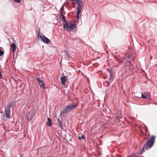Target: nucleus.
Masks as SVG:
<instances>
[{
	"instance_id": "nucleus-1",
	"label": "nucleus",
	"mask_w": 157,
	"mask_h": 157,
	"mask_svg": "<svg viewBox=\"0 0 157 157\" xmlns=\"http://www.w3.org/2000/svg\"><path fill=\"white\" fill-rule=\"evenodd\" d=\"M14 105H15V103L12 101L9 103L5 108V113L3 117L4 120L8 121L10 119L11 107Z\"/></svg>"
},
{
	"instance_id": "nucleus-2",
	"label": "nucleus",
	"mask_w": 157,
	"mask_h": 157,
	"mask_svg": "<svg viewBox=\"0 0 157 157\" xmlns=\"http://www.w3.org/2000/svg\"><path fill=\"white\" fill-rule=\"evenodd\" d=\"M155 138V136H152L150 137V139L148 140L143 147L141 151L142 153L144 152L145 150H148L152 146L154 143Z\"/></svg>"
},
{
	"instance_id": "nucleus-3",
	"label": "nucleus",
	"mask_w": 157,
	"mask_h": 157,
	"mask_svg": "<svg viewBox=\"0 0 157 157\" xmlns=\"http://www.w3.org/2000/svg\"><path fill=\"white\" fill-rule=\"evenodd\" d=\"M131 58V55H126L124 57L121 58L119 60V63L122 64L123 66L128 65L130 64L131 62L129 59Z\"/></svg>"
},
{
	"instance_id": "nucleus-4",
	"label": "nucleus",
	"mask_w": 157,
	"mask_h": 157,
	"mask_svg": "<svg viewBox=\"0 0 157 157\" xmlns=\"http://www.w3.org/2000/svg\"><path fill=\"white\" fill-rule=\"evenodd\" d=\"M77 106L78 104H71L68 105L63 109L62 113L64 114H67L70 111L75 109Z\"/></svg>"
},
{
	"instance_id": "nucleus-5",
	"label": "nucleus",
	"mask_w": 157,
	"mask_h": 157,
	"mask_svg": "<svg viewBox=\"0 0 157 157\" xmlns=\"http://www.w3.org/2000/svg\"><path fill=\"white\" fill-rule=\"evenodd\" d=\"M75 25L72 22L66 23L63 24L64 29L67 31H69L74 29Z\"/></svg>"
},
{
	"instance_id": "nucleus-6",
	"label": "nucleus",
	"mask_w": 157,
	"mask_h": 157,
	"mask_svg": "<svg viewBox=\"0 0 157 157\" xmlns=\"http://www.w3.org/2000/svg\"><path fill=\"white\" fill-rule=\"evenodd\" d=\"M76 3L78 5L76 9L77 12V18H78L79 17V14L81 12V7H83V5L82 1L81 0H77Z\"/></svg>"
},
{
	"instance_id": "nucleus-7",
	"label": "nucleus",
	"mask_w": 157,
	"mask_h": 157,
	"mask_svg": "<svg viewBox=\"0 0 157 157\" xmlns=\"http://www.w3.org/2000/svg\"><path fill=\"white\" fill-rule=\"evenodd\" d=\"M35 113L34 110L33 109L31 110L29 112H28L27 114V117L29 121H31L33 119L35 115Z\"/></svg>"
},
{
	"instance_id": "nucleus-8",
	"label": "nucleus",
	"mask_w": 157,
	"mask_h": 157,
	"mask_svg": "<svg viewBox=\"0 0 157 157\" xmlns=\"http://www.w3.org/2000/svg\"><path fill=\"white\" fill-rule=\"evenodd\" d=\"M38 37L41 39L45 43L48 44L50 43L51 41L50 40L44 35H39Z\"/></svg>"
},
{
	"instance_id": "nucleus-9",
	"label": "nucleus",
	"mask_w": 157,
	"mask_h": 157,
	"mask_svg": "<svg viewBox=\"0 0 157 157\" xmlns=\"http://www.w3.org/2000/svg\"><path fill=\"white\" fill-rule=\"evenodd\" d=\"M36 80L37 82L38 83L40 86H42L43 88H45L44 84L42 80L38 78H36Z\"/></svg>"
},
{
	"instance_id": "nucleus-10",
	"label": "nucleus",
	"mask_w": 157,
	"mask_h": 157,
	"mask_svg": "<svg viewBox=\"0 0 157 157\" xmlns=\"http://www.w3.org/2000/svg\"><path fill=\"white\" fill-rule=\"evenodd\" d=\"M60 79L62 84L63 85H65V84L66 82L67 81V78L66 76H64L60 78Z\"/></svg>"
},
{
	"instance_id": "nucleus-11",
	"label": "nucleus",
	"mask_w": 157,
	"mask_h": 157,
	"mask_svg": "<svg viewBox=\"0 0 157 157\" xmlns=\"http://www.w3.org/2000/svg\"><path fill=\"white\" fill-rule=\"evenodd\" d=\"M10 47L12 48V51L15 52L16 51L17 48L16 44L13 43H12L10 45Z\"/></svg>"
},
{
	"instance_id": "nucleus-12",
	"label": "nucleus",
	"mask_w": 157,
	"mask_h": 157,
	"mask_svg": "<svg viewBox=\"0 0 157 157\" xmlns=\"http://www.w3.org/2000/svg\"><path fill=\"white\" fill-rule=\"evenodd\" d=\"M48 121L47 122V125L48 126H51L52 125V121L51 119L49 118L48 119Z\"/></svg>"
},
{
	"instance_id": "nucleus-13",
	"label": "nucleus",
	"mask_w": 157,
	"mask_h": 157,
	"mask_svg": "<svg viewBox=\"0 0 157 157\" xmlns=\"http://www.w3.org/2000/svg\"><path fill=\"white\" fill-rule=\"evenodd\" d=\"M109 73L110 77L112 79H113V78L114 72L112 70V69L110 70Z\"/></svg>"
},
{
	"instance_id": "nucleus-14",
	"label": "nucleus",
	"mask_w": 157,
	"mask_h": 157,
	"mask_svg": "<svg viewBox=\"0 0 157 157\" xmlns=\"http://www.w3.org/2000/svg\"><path fill=\"white\" fill-rule=\"evenodd\" d=\"M57 122L58 123V124L60 126L61 128H63V126L62 124V122L61 121H60L59 119H57Z\"/></svg>"
},
{
	"instance_id": "nucleus-15",
	"label": "nucleus",
	"mask_w": 157,
	"mask_h": 157,
	"mask_svg": "<svg viewBox=\"0 0 157 157\" xmlns=\"http://www.w3.org/2000/svg\"><path fill=\"white\" fill-rule=\"evenodd\" d=\"M145 95L146 96L148 97L147 98V99H150V94L148 93H144Z\"/></svg>"
},
{
	"instance_id": "nucleus-16",
	"label": "nucleus",
	"mask_w": 157,
	"mask_h": 157,
	"mask_svg": "<svg viewBox=\"0 0 157 157\" xmlns=\"http://www.w3.org/2000/svg\"><path fill=\"white\" fill-rule=\"evenodd\" d=\"M141 97L143 98L147 99V98L148 97L146 96L145 95L144 93H141Z\"/></svg>"
},
{
	"instance_id": "nucleus-17",
	"label": "nucleus",
	"mask_w": 157,
	"mask_h": 157,
	"mask_svg": "<svg viewBox=\"0 0 157 157\" xmlns=\"http://www.w3.org/2000/svg\"><path fill=\"white\" fill-rule=\"evenodd\" d=\"M78 138L80 140H81L82 139H85V137L84 135L83 134V135H82V136L81 137L79 136Z\"/></svg>"
},
{
	"instance_id": "nucleus-18",
	"label": "nucleus",
	"mask_w": 157,
	"mask_h": 157,
	"mask_svg": "<svg viewBox=\"0 0 157 157\" xmlns=\"http://www.w3.org/2000/svg\"><path fill=\"white\" fill-rule=\"evenodd\" d=\"M62 21L63 22H65L66 23V22H67L66 20L65 19V17H63L62 18Z\"/></svg>"
},
{
	"instance_id": "nucleus-19",
	"label": "nucleus",
	"mask_w": 157,
	"mask_h": 157,
	"mask_svg": "<svg viewBox=\"0 0 157 157\" xmlns=\"http://www.w3.org/2000/svg\"><path fill=\"white\" fill-rule=\"evenodd\" d=\"M4 54V52L0 50V56H1Z\"/></svg>"
},
{
	"instance_id": "nucleus-20",
	"label": "nucleus",
	"mask_w": 157,
	"mask_h": 157,
	"mask_svg": "<svg viewBox=\"0 0 157 157\" xmlns=\"http://www.w3.org/2000/svg\"><path fill=\"white\" fill-rule=\"evenodd\" d=\"M14 1H16L18 3L20 2L21 0H13Z\"/></svg>"
},
{
	"instance_id": "nucleus-21",
	"label": "nucleus",
	"mask_w": 157,
	"mask_h": 157,
	"mask_svg": "<svg viewBox=\"0 0 157 157\" xmlns=\"http://www.w3.org/2000/svg\"><path fill=\"white\" fill-rule=\"evenodd\" d=\"M63 10V7L62 6L60 9V10L61 12H62Z\"/></svg>"
},
{
	"instance_id": "nucleus-22",
	"label": "nucleus",
	"mask_w": 157,
	"mask_h": 157,
	"mask_svg": "<svg viewBox=\"0 0 157 157\" xmlns=\"http://www.w3.org/2000/svg\"><path fill=\"white\" fill-rule=\"evenodd\" d=\"M128 157H135V155L133 154L130 155Z\"/></svg>"
},
{
	"instance_id": "nucleus-23",
	"label": "nucleus",
	"mask_w": 157,
	"mask_h": 157,
	"mask_svg": "<svg viewBox=\"0 0 157 157\" xmlns=\"http://www.w3.org/2000/svg\"><path fill=\"white\" fill-rule=\"evenodd\" d=\"M61 15L62 17V18L63 17H65V16L63 14V13L61 12Z\"/></svg>"
},
{
	"instance_id": "nucleus-24",
	"label": "nucleus",
	"mask_w": 157,
	"mask_h": 157,
	"mask_svg": "<svg viewBox=\"0 0 157 157\" xmlns=\"http://www.w3.org/2000/svg\"><path fill=\"white\" fill-rule=\"evenodd\" d=\"M2 77V72H1V71H0V79H1Z\"/></svg>"
},
{
	"instance_id": "nucleus-25",
	"label": "nucleus",
	"mask_w": 157,
	"mask_h": 157,
	"mask_svg": "<svg viewBox=\"0 0 157 157\" xmlns=\"http://www.w3.org/2000/svg\"><path fill=\"white\" fill-rule=\"evenodd\" d=\"M65 54L67 57H69V55L68 54L66 53Z\"/></svg>"
},
{
	"instance_id": "nucleus-26",
	"label": "nucleus",
	"mask_w": 157,
	"mask_h": 157,
	"mask_svg": "<svg viewBox=\"0 0 157 157\" xmlns=\"http://www.w3.org/2000/svg\"><path fill=\"white\" fill-rule=\"evenodd\" d=\"M152 56H151L150 57V59H152Z\"/></svg>"
}]
</instances>
